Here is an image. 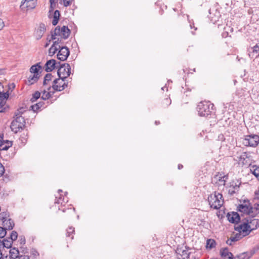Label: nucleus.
Instances as JSON below:
<instances>
[{"mask_svg":"<svg viewBox=\"0 0 259 259\" xmlns=\"http://www.w3.org/2000/svg\"><path fill=\"white\" fill-rule=\"evenodd\" d=\"M207 200L210 207L214 209L220 208L224 203L222 194L217 192L209 195Z\"/></svg>","mask_w":259,"mask_h":259,"instance_id":"1","label":"nucleus"},{"mask_svg":"<svg viewBox=\"0 0 259 259\" xmlns=\"http://www.w3.org/2000/svg\"><path fill=\"white\" fill-rule=\"evenodd\" d=\"M213 106V104L208 101L200 102L197 107L198 115L200 116H208L212 113Z\"/></svg>","mask_w":259,"mask_h":259,"instance_id":"2","label":"nucleus"},{"mask_svg":"<svg viewBox=\"0 0 259 259\" xmlns=\"http://www.w3.org/2000/svg\"><path fill=\"white\" fill-rule=\"evenodd\" d=\"M51 38L53 40L56 39V36H60L63 39H67L70 34V30L67 26H63L62 27L57 26L54 31H51Z\"/></svg>","mask_w":259,"mask_h":259,"instance_id":"3","label":"nucleus"},{"mask_svg":"<svg viewBox=\"0 0 259 259\" xmlns=\"http://www.w3.org/2000/svg\"><path fill=\"white\" fill-rule=\"evenodd\" d=\"M58 64L59 65L57 71L58 76L66 79L71 74L70 65L68 63L61 64L60 62H58Z\"/></svg>","mask_w":259,"mask_h":259,"instance_id":"4","label":"nucleus"},{"mask_svg":"<svg viewBox=\"0 0 259 259\" xmlns=\"http://www.w3.org/2000/svg\"><path fill=\"white\" fill-rule=\"evenodd\" d=\"M245 146L255 147L259 143V136L257 135H248L245 136L243 141Z\"/></svg>","mask_w":259,"mask_h":259,"instance_id":"5","label":"nucleus"},{"mask_svg":"<svg viewBox=\"0 0 259 259\" xmlns=\"http://www.w3.org/2000/svg\"><path fill=\"white\" fill-rule=\"evenodd\" d=\"M235 230L238 231L239 233H240L243 237L248 235L251 232V230L249 228V224L246 220L245 222L235 226Z\"/></svg>","mask_w":259,"mask_h":259,"instance_id":"6","label":"nucleus"},{"mask_svg":"<svg viewBox=\"0 0 259 259\" xmlns=\"http://www.w3.org/2000/svg\"><path fill=\"white\" fill-rule=\"evenodd\" d=\"M189 249L190 248L186 246L178 247L176 251L177 255V258L188 259L191 253L189 251Z\"/></svg>","mask_w":259,"mask_h":259,"instance_id":"7","label":"nucleus"},{"mask_svg":"<svg viewBox=\"0 0 259 259\" xmlns=\"http://www.w3.org/2000/svg\"><path fill=\"white\" fill-rule=\"evenodd\" d=\"M65 78L59 77L53 81L52 88L56 91H62L67 87V83L64 82Z\"/></svg>","mask_w":259,"mask_h":259,"instance_id":"8","label":"nucleus"},{"mask_svg":"<svg viewBox=\"0 0 259 259\" xmlns=\"http://www.w3.org/2000/svg\"><path fill=\"white\" fill-rule=\"evenodd\" d=\"M7 214L6 213H3L0 214V220L3 222V227L7 230H12L14 226V223L13 221L11 219H8L7 218Z\"/></svg>","mask_w":259,"mask_h":259,"instance_id":"9","label":"nucleus"},{"mask_svg":"<svg viewBox=\"0 0 259 259\" xmlns=\"http://www.w3.org/2000/svg\"><path fill=\"white\" fill-rule=\"evenodd\" d=\"M57 58L60 61L66 60L70 55L69 49L66 46H59Z\"/></svg>","mask_w":259,"mask_h":259,"instance_id":"10","label":"nucleus"},{"mask_svg":"<svg viewBox=\"0 0 259 259\" xmlns=\"http://www.w3.org/2000/svg\"><path fill=\"white\" fill-rule=\"evenodd\" d=\"M237 208L239 211L245 214H250L254 213L253 207L251 206L248 202L239 205Z\"/></svg>","mask_w":259,"mask_h":259,"instance_id":"11","label":"nucleus"},{"mask_svg":"<svg viewBox=\"0 0 259 259\" xmlns=\"http://www.w3.org/2000/svg\"><path fill=\"white\" fill-rule=\"evenodd\" d=\"M209 15L208 17L211 19L212 22L213 23L218 21L221 17L220 12L218 11L217 9H210L209 10Z\"/></svg>","mask_w":259,"mask_h":259,"instance_id":"12","label":"nucleus"},{"mask_svg":"<svg viewBox=\"0 0 259 259\" xmlns=\"http://www.w3.org/2000/svg\"><path fill=\"white\" fill-rule=\"evenodd\" d=\"M247 223L249 224V228L251 231L256 229L259 227V220L253 218H248L246 219Z\"/></svg>","mask_w":259,"mask_h":259,"instance_id":"13","label":"nucleus"},{"mask_svg":"<svg viewBox=\"0 0 259 259\" xmlns=\"http://www.w3.org/2000/svg\"><path fill=\"white\" fill-rule=\"evenodd\" d=\"M46 30V28L45 25L43 23L40 24L38 29L34 32V36L36 39L37 40L40 39L44 35Z\"/></svg>","mask_w":259,"mask_h":259,"instance_id":"14","label":"nucleus"},{"mask_svg":"<svg viewBox=\"0 0 259 259\" xmlns=\"http://www.w3.org/2000/svg\"><path fill=\"white\" fill-rule=\"evenodd\" d=\"M58 64V63H57L56 61L54 59H51L47 61L45 66V71L47 72L53 71L55 68L58 67V66H56Z\"/></svg>","mask_w":259,"mask_h":259,"instance_id":"15","label":"nucleus"},{"mask_svg":"<svg viewBox=\"0 0 259 259\" xmlns=\"http://www.w3.org/2000/svg\"><path fill=\"white\" fill-rule=\"evenodd\" d=\"M228 221L232 223H237L240 221V217L239 214L236 212H232L227 214Z\"/></svg>","mask_w":259,"mask_h":259,"instance_id":"16","label":"nucleus"},{"mask_svg":"<svg viewBox=\"0 0 259 259\" xmlns=\"http://www.w3.org/2000/svg\"><path fill=\"white\" fill-rule=\"evenodd\" d=\"M240 185V183L237 184L236 182H233L232 184L230 185L229 188L228 194L231 196H233L237 192H238Z\"/></svg>","mask_w":259,"mask_h":259,"instance_id":"17","label":"nucleus"},{"mask_svg":"<svg viewBox=\"0 0 259 259\" xmlns=\"http://www.w3.org/2000/svg\"><path fill=\"white\" fill-rule=\"evenodd\" d=\"M227 175H222L220 174V175H217L214 177V179L217 180L215 182L219 186H225L226 184V182L228 179Z\"/></svg>","mask_w":259,"mask_h":259,"instance_id":"18","label":"nucleus"},{"mask_svg":"<svg viewBox=\"0 0 259 259\" xmlns=\"http://www.w3.org/2000/svg\"><path fill=\"white\" fill-rule=\"evenodd\" d=\"M12 142L8 141H4L3 137L0 136V150H7L12 146Z\"/></svg>","mask_w":259,"mask_h":259,"instance_id":"19","label":"nucleus"},{"mask_svg":"<svg viewBox=\"0 0 259 259\" xmlns=\"http://www.w3.org/2000/svg\"><path fill=\"white\" fill-rule=\"evenodd\" d=\"M220 254L222 257L225 259H233V254L229 252L228 248H222L220 250Z\"/></svg>","mask_w":259,"mask_h":259,"instance_id":"20","label":"nucleus"},{"mask_svg":"<svg viewBox=\"0 0 259 259\" xmlns=\"http://www.w3.org/2000/svg\"><path fill=\"white\" fill-rule=\"evenodd\" d=\"M24 125H21V124L19 123H17V121H13L11 122L10 127L11 130L14 132L15 133H17L19 132L20 130H22Z\"/></svg>","mask_w":259,"mask_h":259,"instance_id":"21","label":"nucleus"},{"mask_svg":"<svg viewBox=\"0 0 259 259\" xmlns=\"http://www.w3.org/2000/svg\"><path fill=\"white\" fill-rule=\"evenodd\" d=\"M243 236L240 233H237L233 236H231L226 241V243L229 245H232L233 242L237 241L241 239Z\"/></svg>","mask_w":259,"mask_h":259,"instance_id":"22","label":"nucleus"},{"mask_svg":"<svg viewBox=\"0 0 259 259\" xmlns=\"http://www.w3.org/2000/svg\"><path fill=\"white\" fill-rule=\"evenodd\" d=\"M252 52H249L248 55L250 58H257L259 56V43L257 44L251 48Z\"/></svg>","mask_w":259,"mask_h":259,"instance_id":"23","label":"nucleus"},{"mask_svg":"<svg viewBox=\"0 0 259 259\" xmlns=\"http://www.w3.org/2000/svg\"><path fill=\"white\" fill-rule=\"evenodd\" d=\"M22 5L25 4L26 7L28 9H33L36 6V0H22Z\"/></svg>","mask_w":259,"mask_h":259,"instance_id":"24","label":"nucleus"},{"mask_svg":"<svg viewBox=\"0 0 259 259\" xmlns=\"http://www.w3.org/2000/svg\"><path fill=\"white\" fill-rule=\"evenodd\" d=\"M40 75L39 73L34 74L33 75H30L28 78L27 84L31 85L35 83L39 79Z\"/></svg>","mask_w":259,"mask_h":259,"instance_id":"25","label":"nucleus"},{"mask_svg":"<svg viewBox=\"0 0 259 259\" xmlns=\"http://www.w3.org/2000/svg\"><path fill=\"white\" fill-rule=\"evenodd\" d=\"M10 257L13 259H16L19 257V251L17 248L13 247L10 249L9 251Z\"/></svg>","mask_w":259,"mask_h":259,"instance_id":"26","label":"nucleus"},{"mask_svg":"<svg viewBox=\"0 0 259 259\" xmlns=\"http://www.w3.org/2000/svg\"><path fill=\"white\" fill-rule=\"evenodd\" d=\"M58 42H53V45L51 47V48L49 50V55L50 56H53L55 54L57 51L58 50V47L56 46V45L57 44Z\"/></svg>","mask_w":259,"mask_h":259,"instance_id":"27","label":"nucleus"},{"mask_svg":"<svg viewBox=\"0 0 259 259\" xmlns=\"http://www.w3.org/2000/svg\"><path fill=\"white\" fill-rule=\"evenodd\" d=\"M251 255L248 252H243L236 255L233 259H249Z\"/></svg>","mask_w":259,"mask_h":259,"instance_id":"28","label":"nucleus"},{"mask_svg":"<svg viewBox=\"0 0 259 259\" xmlns=\"http://www.w3.org/2000/svg\"><path fill=\"white\" fill-rule=\"evenodd\" d=\"M12 240L10 239V238L4 239L2 242H1L3 247L7 248H11L12 247Z\"/></svg>","mask_w":259,"mask_h":259,"instance_id":"29","label":"nucleus"},{"mask_svg":"<svg viewBox=\"0 0 259 259\" xmlns=\"http://www.w3.org/2000/svg\"><path fill=\"white\" fill-rule=\"evenodd\" d=\"M41 68L40 63L32 65L30 68V72L34 74L38 73V71Z\"/></svg>","mask_w":259,"mask_h":259,"instance_id":"30","label":"nucleus"},{"mask_svg":"<svg viewBox=\"0 0 259 259\" xmlns=\"http://www.w3.org/2000/svg\"><path fill=\"white\" fill-rule=\"evenodd\" d=\"M60 15V14L59 11L55 10L54 14L53 19L52 22L53 25L55 26L57 24L59 20Z\"/></svg>","mask_w":259,"mask_h":259,"instance_id":"31","label":"nucleus"},{"mask_svg":"<svg viewBox=\"0 0 259 259\" xmlns=\"http://www.w3.org/2000/svg\"><path fill=\"white\" fill-rule=\"evenodd\" d=\"M16 118L15 120L13 121H17V123H19L21 124V125L25 126V120L24 117H23L21 115H20L18 113H15Z\"/></svg>","mask_w":259,"mask_h":259,"instance_id":"32","label":"nucleus"},{"mask_svg":"<svg viewBox=\"0 0 259 259\" xmlns=\"http://www.w3.org/2000/svg\"><path fill=\"white\" fill-rule=\"evenodd\" d=\"M252 173L259 179V166L256 165H253L250 168Z\"/></svg>","mask_w":259,"mask_h":259,"instance_id":"33","label":"nucleus"},{"mask_svg":"<svg viewBox=\"0 0 259 259\" xmlns=\"http://www.w3.org/2000/svg\"><path fill=\"white\" fill-rule=\"evenodd\" d=\"M215 244H216V242L214 241V240L211 239H207V240L206 247L207 248L211 249L215 247Z\"/></svg>","mask_w":259,"mask_h":259,"instance_id":"34","label":"nucleus"},{"mask_svg":"<svg viewBox=\"0 0 259 259\" xmlns=\"http://www.w3.org/2000/svg\"><path fill=\"white\" fill-rule=\"evenodd\" d=\"M44 105V102H39V103L35 104L31 106L30 108H31V110H33L34 112H36L39 109H40L41 107H42Z\"/></svg>","mask_w":259,"mask_h":259,"instance_id":"35","label":"nucleus"},{"mask_svg":"<svg viewBox=\"0 0 259 259\" xmlns=\"http://www.w3.org/2000/svg\"><path fill=\"white\" fill-rule=\"evenodd\" d=\"M40 97V93L38 91H36L32 94V97L30 99V101L33 103L39 99Z\"/></svg>","mask_w":259,"mask_h":259,"instance_id":"36","label":"nucleus"},{"mask_svg":"<svg viewBox=\"0 0 259 259\" xmlns=\"http://www.w3.org/2000/svg\"><path fill=\"white\" fill-rule=\"evenodd\" d=\"M6 102H0V113L5 112L8 108V106L6 104Z\"/></svg>","mask_w":259,"mask_h":259,"instance_id":"37","label":"nucleus"},{"mask_svg":"<svg viewBox=\"0 0 259 259\" xmlns=\"http://www.w3.org/2000/svg\"><path fill=\"white\" fill-rule=\"evenodd\" d=\"M53 76L51 73H47L45 76L44 77V79L43 81V85H45L47 84L48 82L52 80Z\"/></svg>","mask_w":259,"mask_h":259,"instance_id":"38","label":"nucleus"},{"mask_svg":"<svg viewBox=\"0 0 259 259\" xmlns=\"http://www.w3.org/2000/svg\"><path fill=\"white\" fill-rule=\"evenodd\" d=\"M9 97V94L7 93H3L1 91H0V102H6V100Z\"/></svg>","mask_w":259,"mask_h":259,"instance_id":"39","label":"nucleus"},{"mask_svg":"<svg viewBox=\"0 0 259 259\" xmlns=\"http://www.w3.org/2000/svg\"><path fill=\"white\" fill-rule=\"evenodd\" d=\"M51 95L50 92H47L46 91H44L42 93V96H41V99L43 100H46L47 99H49L50 98H51Z\"/></svg>","mask_w":259,"mask_h":259,"instance_id":"40","label":"nucleus"},{"mask_svg":"<svg viewBox=\"0 0 259 259\" xmlns=\"http://www.w3.org/2000/svg\"><path fill=\"white\" fill-rule=\"evenodd\" d=\"M18 237V234L17 232L15 231H13L11 232V234L10 235V236L9 237L10 238V239L12 240L13 242V241H15Z\"/></svg>","mask_w":259,"mask_h":259,"instance_id":"41","label":"nucleus"},{"mask_svg":"<svg viewBox=\"0 0 259 259\" xmlns=\"http://www.w3.org/2000/svg\"><path fill=\"white\" fill-rule=\"evenodd\" d=\"M64 202V197L62 195H60L59 198H58L57 196L56 197V199L55 201V203H61V204H62Z\"/></svg>","mask_w":259,"mask_h":259,"instance_id":"42","label":"nucleus"},{"mask_svg":"<svg viewBox=\"0 0 259 259\" xmlns=\"http://www.w3.org/2000/svg\"><path fill=\"white\" fill-rule=\"evenodd\" d=\"M27 139V133H23L20 137V140L21 141L22 143L25 144Z\"/></svg>","mask_w":259,"mask_h":259,"instance_id":"43","label":"nucleus"},{"mask_svg":"<svg viewBox=\"0 0 259 259\" xmlns=\"http://www.w3.org/2000/svg\"><path fill=\"white\" fill-rule=\"evenodd\" d=\"M75 232L74 228L73 227H69L67 230L66 236L69 237L71 235L73 234Z\"/></svg>","mask_w":259,"mask_h":259,"instance_id":"44","label":"nucleus"},{"mask_svg":"<svg viewBox=\"0 0 259 259\" xmlns=\"http://www.w3.org/2000/svg\"><path fill=\"white\" fill-rule=\"evenodd\" d=\"M7 234L6 230L4 228L0 227V238H4Z\"/></svg>","mask_w":259,"mask_h":259,"instance_id":"45","label":"nucleus"},{"mask_svg":"<svg viewBox=\"0 0 259 259\" xmlns=\"http://www.w3.org/2000/svg\"><path fill=\"white\" fill-rule=\"evenodd\" d=\"M254 213H257L259 212V203H255L254 207H253Z\"/></svg>","mask_w":259,"mask_h":259,"instance_id":"46","label":"nucleus"},{"mask_svg":"<svg viewBox=\"0 0 259 259\" xmlns=\"http://www.w3.org/2000/svg\"><path fill=\"white\" fill-rule=\"evenodd\" d=\"M62 38H63L61 37V38H56V39L54 40L55 41L53 42H58L57 44L56 45V47H59V46H60V44H61Z\"/></svg>","mask_w":259,"mask_h":259,"instance_id":"47","label":"nucleus"},{"mask_svg":"<svg viewBox=\"0 0 259 259\" xmlns=\"http://www.w3.org/2000/svg\"><path fill=\"white\" fill-rule=\"evenodd\" d=\"M5 172V168L4 166L2 165L1 163H0V177H1Z\"/></svg>","mask_w":259,"mask_h":259,"instance_id":"48","label":"nucleus"},{"mask_svg":"<svg viewBox=\"0 0 259 259\" xmlns=\"http://www.w3.org/2000/svg\"><path fill=\"white\" fill-rule=\"evenodd\" d=\"M71 4L70 0H63V5L65 7H68Z\"/></svg>","mask_w":259,"mask_h":259,"instance_id":"49","label":"nucleus"},{"mask_svg":"<svg viewBox=\"0 0 259 259\" xmlns=\"http://www.w3.org/2000/svg\"><path fill=\"white\" fill-rule=\"evenodd\" d=\"M5 26L4 22L0 18V30H1Z\"/></svg>","mask_w":259,"mask_h":259,"instance_id":"50","label":"nucleus"},{"mask_svg":"<svg viewBox=\"0 0 259 259\" xmlns=\"http://www.w3.org/2000/svg\"><path fill=\"white\" fill-rule=\"evenodd\" d=\"M24 111L25 110L23 108H20L17 110L16 113H18L20 115H21V114H22Z\"/></svg>","mask_w":259,"mask_h":259,"instance_id":"51","label":"nucleus"},{"mask_svg":"<svg viewBox=\"0 0 259 259\" xmlns=\"http://www.w3.org/2000/svg\"><path fill=\"white\" fill-rule=\"evenodd\" d=\"M31 252H32V254L33 255H39V253L38 252L35 250V249H33L32 251H31Z\"/></svg>","mask_w":259,"mask_h":259,"instance_id":"52","label":"nucleus"},{"mask_svg":"<svg viewBox=\"0 0 259 259\" xmlns=\"http://www.w3.org/2000/svg\"><path fill=\"white\" fill-rule=\"evenodd\" d=\"M255 198L259 199V190L255 192Z\"/></svg>","mask_w":259,"mask_h":259,"instance_id":"53","label":"nucleus"},{"mask_svg":"<svg viewBox=\"0 0 259 259\" xmlns=\"http://www.w3.org/2000/svg\"><path fill=\"white\" fill-rule=\"evenodd\" d=\"M165 102L168 105H169L171 103V100L170 99H168V98H166L165 99Z\"/></svg>","mask_w":259,"mask_h":259,"instance_id":"54","label":"nucleus"},{"mask_svg":"<svg viewBox=\"0 0 259 259\" xmlns=\"http://www.w3.org/2000/svg\"><path fill=\"white\" fill-rule=\"evenodd\" d=\"M20 259H30L28 256H20Z\"/></svg>","mask_w":259,"mask_h":259,"instance_id":"55","label":"nucleus"},{"mask_svg":"<svg viewBox=\"0 0 259 259\" xmlns=\"http://www.w3.org/2000/svg\"><path fill=\"white\" fill-rule=\"evenodd\" d=\"M5 73V69H0V75H3Z\"/></svg>","mask_w":259,"mask_h":259,"instance_id":"56","label":"nucleus"},{"mask_svg":"<svg viewBox=\"0 0 259 259\" xmlns=\"http://www.w3.org/2000/svg\"><path fill=\"white\" fill-rule=\"evenodd\" d=\"M51 40H52V38H51L50 40H49L48 42H47V43L45 44V48H47V47H48L49 46V44H50V42H51Z\"/></svg>","mask_w":259,"mask_h":259,"instance_id":"57","label":"nucleus"},{"mask_svg":"<svg viewBox=\"0 0 259 259\" xmlns=\"http://www.w3.org/2000/svg\"><path fill=\"white\" fill-rule=\"evenodd\" d=\"M25 238H24L23 239H21V242H20V244H25Z\"/></svg>","mask_w":259,"mask_h":259,"instance_id":"58","label":"nucleus"},{"mask_svg":"<svg viewBox=\"0 0 259 259\" xmlns=\"http://www.w3.org/2000/svg\"><path fill=\"white\" fill-rule=\"evenodd\" d=\"M1 259H11V258L10 256H8V255H6L4 256H3V257Z\"/></svg>","mask_w":259,"mask_h":259,"instance_id":"59","label":"nucleus"},{"mask_svg":"<svg viewBox=\"0 0 259 259\" xmlns=\"http://www.w3.org/2000/svg\"><path fill=\"white\" fill-rule=\"evenodd\" d=\"M246 156V154L245 153H244L243 155H241L240 156V159H244V157Z\"/></svg>","mask_w":259,"mask_h":259,"instance_id":"60","label":"nucleus"},{"mask_svg":"<svg viewBox=\"0 0 259 259\" xmlns=\"http://www.w3.org/2000/svg\"><path fill=\"white\" fill-rule=\"evenodd\" d=\"M183 165H182V164H179V165H178V168H179V169H182V168H183Z\"/></svg>","mask_w":259,"mask_h":259,"instance_id":"61","label":"nucleus"},{"mask_svg":"<svg viewBox=\"0 0 259 259\" xmlns=\"http://www.w3.org/2000/svg\"><path fill=\"white\" fill-rule=\"evenodd\" d=\"M3 255H4L3 254V253H2V251H1V250H0V259H1V258L3 257Z\"/></svg>","mask_w":259,"mask_h":259,"instance_id":"62","label":"nucleus"},{"mask_svg":"<svg viewBox=\"0 0 259 259\" xmlns=\"http://www.w3.org/2000/svg\"><path fill=\"white\" fill-rule=\"evenodd\" d=\"M155 123L156 125H158L160 123L159 121H155Z\"/></svg>","mask_w":259,"mask_h":259,"instance_id":"63","label":"nucleus"},{"mask_svg":"<svg viewBox=\"0 0 259 259\" xmlns=\"http://www.w3.org/2000/svg\"><path fill=\"white\" fill-rule=\"evenodd\" d=\"M49 1H50L51 4L52 5L53 3H54L55 0H49Z\"/></svg>","mask_w":259,"mask_h":259,"instance_id":"64","label":"nucleus"}]
</instances>
